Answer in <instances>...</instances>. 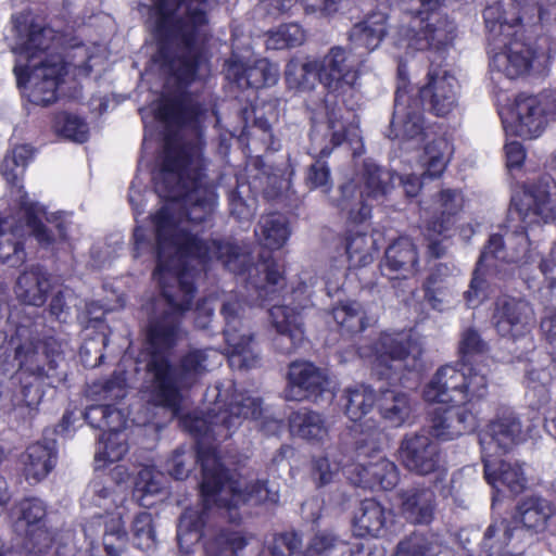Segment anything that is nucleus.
<instances>
[{
    "label": "nucleus",
    "mask_w": 556,
    "mask_h": 556,
    "mask_svg": "<svg viewBox=\"0 0 556 556\" xmlns=\"http://www.w3.org/2000/svg\"><path fill=\"white\" fill-rule=\"evenodd\" d=\"M206 110L191 98L168 99L159 117L168 125L190 126L192 138H167L162 167L155 176V191L165 200L153 216L156 268L153 273L162 293L148 306L146 340L169 348L181 341L182 319L195 294L193 278L207 261L216 258L235 274L247 270L251 257L229 241H204L193 229L211 222L216 192L205 174L200 130Z\"/></svg>",
    "instance_id": "1"
},
{
    "label": "nucleus",
    "mask_w": 556,
    "mask_h": 556,
    "mask_svg": "<svg viewBox=\"0 0 556 556\" xmlns=\"http://www.w3.org/2000/svg\"><path fill=\"white\" fill-rule=\"evenodd\" d=\"M198 460L202 467L201 497L202 510L186 509L179 518L177 541L181 551L189 553L191 547L202 538L206 511L216 507L224 509L227 518L236 522L239 519L238 507L245 503L276 504L279 494L265 481H257L242 486L240 481L229 477L219 462L216 448L206 446L203 441L198 444Z\"/></svg>",
    "instance_id": "2"
},
{
    "label": "nucleus",
    "mask_w": 556,
    "mask_h": 556,
    "mask_svg": "<svg viewBox=\"0 0 556 556\" xmlns=\"http://www.w3.org/2000/svg\"><path fill=\"white\" fill-rule=\"evenodd\" d=\"M217 0H153L159 51L154 61L175 79H194L202 65L207 10Z\"/></svg>",
    "instance_id": "3"
},
{
    "label": "nucleus",
    "mask_w": 556,
    "mask_h": 556,
    "mask_svg": "<svg viewBox=\"0 0 556 556\" xmlns=\"http://www.w3.org/2000/svg\"><path fill=\"white\" fill-rule=\"evenodd\" d=\"M12 23L20 50L13 70L17 87L31 103L49 105L56 100L58 87L71 64L61 54L48 52L53 30L35 22L30 13L13 15Z\"/></svg>",
    "instance_id": "4"
},
{
    "label": "nucleus",
    "mask_w": 556,
    "mask_h": 556,
    "mask_svg": "<svg viewBox=\"0 0 556 556\" xmlns=\"http://www.w3.org/2000/svg\"><path fill=\"white\" fill-rule=\"evenodd\" d=\"M175 342L169 348L153 345L146 340L139 354L140 362L146 364L150 377L151 397L154 404L172 409L174 415L179 410L181 390L192 387L219 357L214 350H191L180 361L178 367L170 363Z\"/></svg>",
    "instance_id": "5"
},
{
    "label": "nucleus",
    "mask_w": 556,
    "mask_h": 556,
    "mask_svg": "<svg viewBox=\"0 0 556 556\" xmlns=\"http://www.w3.org/2000/svg\"><path fill=\"white\" fill-rule=\"evenodd\" d=\"M530 260V242L523 229L507 231L504 236L491 235L481 252L469 289L465 292L467 304L475 307L480 303L484 295V279L481 275L497 274V262L522 265Z\"/></svg>",
    "instance_id": "6"
},
{
    "label": "nucleus",
    "mask_w": 556,
    "mask_h": 556,
    "mask_svg": "<svg viewBox=\"0 0 556 556\" xmlns=\"http://www.w3.org/2000/svg\"><path fill=\"white\" fill-rule=\"evenodd\" d=\"M441 0H408L406 9L415 16L406 29L407 45L417 51H445L453 46L457 27L439 11Z\"/></svg>",
    "instance_id": "7"
},
{
    "label": "nucleus",
    "mask_w": 556,
    "mask_h": 556,
    "mask_svg": "<svg viewBox=\"0 0 556 556\" xmlns=\"http://www.w3.org/2000/svg\"><path fill=\"white\" fill-rule=\"evenodd\" d=\"M363 188L354 180L340 187L337 206L346 211L350 218L362 223L370 216L368 201L383 200L394 188L395 174L372 162H365L362 173Z\"/></svg>",
    "instance_id": "8"
},
{
    "label": "nucleus",
    "mask_w": 556,
    "mask_h": 556,
    "mask_svg": "<svg viewBox=\"0 0 556 556\" xmlns=\"http://www.w3.org/2000/svg\"><path fill=\"white\" fill-rule=\"evenodd\" d=\"M225 319L224 336L229 349V365L237 369H251L261 364V355L253 343V334L242 321L244 305L242 301L231 295L220 308Z\"/></svg>",
    "instance_id": "9"
},
{
    "label": "nucleus",
    "mask_w": 556,
    "mask_h": 556,
    "mask_svg": "<svg viewBox=\"0 0 556 556\" xmlns=\"http://www.w3.org/2000/svg\"><path fill=\"white\" fill-rule=\"evenodd\" d=\"M521 440L522 425L518 416L509 408L498 410L479 437L485 479L491 482L495 480L493 457L507 453Z\"/></svg>",
    "instance_id": "10"
},
{
    "label": "nucleus",
    "mask_w": 556,
    "mask_h": 556,
    "mask_svg": "<svg viewBox=\"0 0 556 556\" xmlns=\"http://www.w3.org/2000/svg\"><path fill=\"white\" fill-rule=\"evenodd\" d=\"M375 368L379 375L390 378L404 370L421 367L424 349L421 344L405 333H383L375 343Z\"/></svg>",
    "instance_id": "11"
},
{
    "label": "nucleus",
    "mask_w": 556,
    "mask_h": 556,
    "mask_svg": "<svg viewBox=\"0 0 556 556\" xmlns=\"http://www.w3.org/2000/svg\"><path fill=\"white\" fill-rule=\"evenodd\" d=\"M424 109L417 97L399 88L387 136L397 140L403 148L419 147L428 139Z\"/></svg>",
    "instance_id": "12"
},
{
    "label": "nucleus",
    "mask_w": 556,
    "mask_h": 556,
    "mask_svg": "<svg viewBox=\"0 0 556 556\" xmlns=\"http://www.w3.org/2000/svg\"><path fill=\"white\" fill-rule=\"evenodd\" d=\"M510 208L526 223L556 219V182L541 180L515 191Z\"/></svg>",
    "instance_id": "13"
},
{
    "label": "nucleus",
    "mask_w": 556,
    "mask_h": 556,
    "mask_svg": "<svg viewBox=\"0 0 556 556\" xmlns=\"http://www.w3.org/2000/svg\"><path fill=\"white\" fill-rule=\"evenodd\" d=\"M545 102L543 108L542 100L535 96H518L510 118L503 119L505 131L527 139L540 136L545 126L544 115H556V102L549 94L545 96Z\"/></svg>",
    "instance_id": "14"
},
{
    "label": "nucleus",
    "mask_w": 556,
    "mask_h": 556,
    "mask_svg": "<svg viewBox=\"0 0 556 556\" xmlns=\"http://www.w3.org/2000/svg\"><path fill=\"white\" fill-rule=\"evenodd\" d=\"M399 458L408 471L427 476L439 469L440 448L428 434H407L400 443Z\"/></svg>",
    "instance_id": "15"
},
{
    "label": "nucleus",
    "mask_w": 556,
    "mask_h": 556,
    "mask_svg": "<svg viewBox=\"0 0 556 556\" xmlns=\"http://www.w3.org/2000/svg\"><path fill=\"white\" fill-rule=\"evenodd\" d=\"M316 62L318 80L329 92L342 93L356 85L358 71L349 61L348 52L342 47H332Z\"/></svg>",
    "instance_id": "16"
},
{
    "label": "nucleus",
    "mask_w": 556,
    "mask_h": 556,
    "mask_svg": "<svg viewBox=\"0 0 556 556\" xmlns=\"http://www.w3.org/2000/svg\"><path fill=\"white\" fill-rule=\"evenodd\" d=\"M262 414V401L258 397L241 396L240 400L232 401L228 410L220 412L212 417L208 422L195 420L194 429L203 437H224L229 435L231 428L239 425V419L257 418Z\"/></svg>",
    "instance_id": "17"
},
{
    "label": "nucleus",
    "mask_w": 556,
    "mask_h": 556,
    "mask_svg": "<svg viewBox=\"0 0 556 556\" xmlns=\"http://www.w3.org/2000/svg\"><path fill=\"white\" fill-rule=\"evenodd\" d=\"M289 387L285 391L288 401H315L329 391L330 381L326 374L308 362H294L289 367Z\"/></svg>",
    "instance_id": "18"
},
{
    "label": "nucleus",
    "mask_w": 556,
    "mask_h": 556,
    "mask_svg": "<svg viewBox=\"0 0 556 556\" xmlns=\"http://www.w3.org/2000/svg\"><path fill=\"white\" fill-rule=\"evenodd\" d=\"M428 81L416 96L422 102H428L430 110L438 116H445L457 104V80L446 71L435 68L429 71Z\"/></svg>",
    "instance_id": "19"
},
{
    "label": "nucleus",
    "mask_w": 556,
    "mask_h": 556,
    "mask_svg": "<svg viewBox=\"0 0 556 556\" xmlns=\"http://www.w3.org/2000/svg\"><path fill=\"white\" fill-rule=\"evenodd\" d=\"M498 50L491 58V68L504 74L509 79L525 76L529 73L533 52L523 41L515 37L504 39Z\"/></svg>",
    "instance_id": "20"
},
{
    "label": "nucleus",
    "mask_w": 556,
    "mask_h": 556,
    "mask_svg": "<svg viewBox=\"0 0 556 556\" xmlns=\"http://www.w3.org/2000/svg\"><path fill=\"white\" fill-rule=\"evenodd\" d=\"M532 319L533 309L523 300L504 298L496 302L493 320L496 331L502 337L516 338L520 336Z\"/></svg>",
    "instance_id": "21"
},
{
    "label": "nucleus",
    "mask_w": 556,
    "mask_h": 556,
    "mask_svg": "<svg viewBox=\"0 0 556 556\" xmlns=\"http://www.w3.org/2000/svg\"><path fill=\"white\" fill-rule=\"evenodd\" d=\"M464 374L451 365L440 367L424 389V399L432 403H465Z\"/></svg>",
    "instance_id": "22"
},
{
    "label": "nucleus",
    "mask_w": 556,
    "mask_h": 556,
    "mask_svg": "<svg viewBox=\"0 0 556 556\" xmlns=\"http://www.w3.org/2000/svg\"><path fill=\"white\" fill-rule=\"evenodd\" d=\"M518 15H520L519 12L511 10L508 0H495L485 7L483 18L490 45L500 48L504 39L517 36L516 27H521V23L514 17Z\"/></svg>",
    "instance_id": "23"
},
{
    "label": "nucleus",
    "mask_w": 556,
    "mask_h": 556,
    "mask_svg": "<svg viewBox=\"0 0 556 556\" xmlns=\"http://www.w3.org/2000/svg\"><path fill=\"white\" fill-rule=\"evenodd\" d=\"M476 428V417L462 404L442 410H435L431 429L433 435L443 440H453Z\"/></svg>",
    "instance_id": "24"
},
{
    "label": "nucleus",
    "mask_w": 556,
    "mask_h": 556,
    "mask_svg": "<svg viewBox=\"0 0 556 556\" xmlns=\"http://www.w3.org/2000/svg\"><path fill=\"white\" fill-rule=\"evenodd\" d=\"M417 264L416 245L409 238L401 237L387 248L382 270L390 279H406L415 274Z\"/></svg>",
    "instance_id": "25"
},
{
    "label": "nucleus",
    "mask_w": 556,
    "mask_h": 556,
    "mask_svg": "<svg viewBox=\"0 0 556 556\" xmlns=\"http://www.w3.org/2000/svg\"><path fill=\"white\" fill-rule=\"evenodd\" d=\"M403 517L414 525H429L435 514V495L428 488H409L399 494Z\"/></svg>",
    "instance_id": "26"
},
{
    "label": "nucleus",
    "mask_w": 556,
    "mask_h": 556,
    "mask_svg": "<svg viewBox=\"0 0 556 556\" xmlns=\"http://www.w3.org/2000/svg\"><path fill=\"white\" fill-rule=\"evenodd\" d=\"M464 195L457 189H442L433 200V215L427 222L429 235L445 233L464 208Z\"/></svg>",
    "instance_id": "27"
},
{
    "label": "nucleus",
    "mask_w": 556,
    "mask_h": 556,
    "mask_svg": "<svg viewBox=\"0 0 556 556\" xmlns=\"http://www.w3.org/2000/svg\"><path fill=\"white\" fill-rule=\"evenodd\" d=\"M55 462L54 441L36 442L22 455L23 475L29 483H38L54 468Z\"/></svg>",
    "instance_id": "28"
},
{
    "label": "nucleus",
    "mask_w": 556,
    "mask_h": 556,
    "mask_svg": "<svg viewBox=\"0 0 556 556\" xmlns=\"http://www.w3.org/2000/svg\"><path fill=\"white\" fill-rule=\"evenodd\" d=\"M387 34L388 15L383 12H371L353 25L349 31V40L353 46L370 52L380 46Z\"/></svg>",
    "instance_id": "29"
},
{
    "label": "nucleus",
    "mask_w": 556,
    "mask_h": 556,
    "mask_svg": "<svg viewBox=\"0 0 556 556\" xmlns=\"http://www.w3.org/2000/svg\"><path fill=\"white\" fill-rule=\"evenodd\" d=\"M50 288L49 274L40 266H31L18 276L15 293L23 303L41 306Z\"/></svg>",
    "instance_id": "30"
},
{
    "label": "nucleus",
    "mask_w": 556,
    "mask_h": 556,
    "mask_svg": "<svg viewBox=\"0 0 556 556\" xmlns=\"http://www.w3.org/2000/svg\"><path fill=\"white\" fill-rule=\"evenodd\" d=\"M377 408L381 418L392 427H401L410 416L413 404L409 395L399 389L380 391Z\"/></svg>",
    "instance_id": "31"
},
{
    "label": "nucleus",
    "mask_w": 556,
    "mask_h": 556,
    "mask_svg": "<svg viewBox=\"0 0 556 556\" xmlns=\"http://www.w3.org/2000/svg\"><path fill=\"white\" fill-rule=\"evenodd\" d=\"M26 261L24 233L12 218L0 219V263L12 267Z\"/></svg>",
    "instance_id": "32"
},
{
    "label": "nucleus",
    "mask_w": 556,
    "mask_h": 556,
    "mask_svg": "<svg viewBox=\"0 0 556 556\" xmlns=\"http://www.w3.org/2000/svg\"><path fill=\"white\" fill-rule=\"evenodd\" d=\"M28 330L25 327H20L16 330V337L12 338L10 344L15 352V358L18 362V367H25L31 374L38 376H48V370L45 368L43 362L47 356L40 352V344H36L33 340L26 338Z\"/></svg>",
    "instance_id": "33"
},
{
    "label": "nucleus",
    "mask_w": 556,
    "mask_h": 556,
    "mask_svg": "<svg viewBox=\"0 0 556 556\" xmlns=\"http://www.w3.org/2000/svg\"><path fill=\"white\" fill-rule=\"evenodd\" d=\"M258 542L252 536L240 532H222L206 546V556H257Z\"/></svg>",
    "instance_id": "34"
},
{
    "label": "nucleus",
    "mask_w": 556,
    "mask_h": 556,
    "mask_svg": "<svg viewBox=\"0 0 556 556\" xmlns=\"http://www.w3.org/2000/svg\"><path fill=\"white\" fill-rule=\"evenodd\" d=\"M359 476L364 486L370 489L392 490L400 480L396 465L387 458L364 464Z\"/></svg>",
    "instance_id": "35"
},
{
    "label": "nucleus",
    "mask_w": 556,
    "mask_h": 556,
    "mask_svg": "<svg viewBox=\"0 0 556 556\" xmlns=\"http://www.w3.org/2000/svg\"><path fill=\"white\" fill-rule=\"evenodd\" d=\"M555 513L556 507L549 501L541 497H529L518 506L515 518L525 528L541 531L545 529L547 520Z\"/></svg>",
    "instance_id": "36"
},
{
    "label": "nucleus",
    "mask_w": 556,
    "mask_h": 556,
    "mask_svg": "<svg viewBox=\"0 0 556 556\" xmlns=\"http://www.w3.org/2000/svg\"><path fill=\"white\" fill-rule=\"evenodd\" d=\"M387 521L384 508L372 498L361 502L354 516V529L359 536H377Z\"/></svg>",
    "instance_id": "37"
},
{
    "label": "nucleus",
    "mask_w": 556,
    "mask_h": 556,
    "mask_svg": "<svg viewBox=\"0 0 556 556\" xmlns=\"http://www.w3.org/2000/svg\"><path fill=\"white\" fill-rule=\"evenodd\" d=\"M255 235L260 243L268 250H279L290 236L287 218L281 214L261 217Z\"/></svg>",
    "instance_id": "38"
},
{
    "label": "nucleus",
    "mask_w": 556,
    "mask_h": 556,
    "mask_svg": "<svg viewBox=\"0 0 556 556\" xmlns=\"http://www.w3.org/2000/svg\"><path fill=\"white\" fill-rule=\"evenodd\" d=\"M448 142L442 137L427 141L418 156V162L424 168V178L442 175L448 162Z\"/></svg>",
    "instance_id": "39"
},
{
    "label": "nucleus",
    "mask_w": 556,
    "mask_h": 556,
    "mask_svg": "<svg viewBox=\"0 0 556 556\" xmlns=\"http://www.w3.org/2000/svg\"><path fill=\"white\" fill-rule=\"evenodd\" d=\"M289 422L291 431L305 440L323 441L328 434L324 418L316 412L300 409L290 416Z\"/></svg>",
    "instance_id": "40"
},
{
    "label": "nucleus",
    "mask_w": 556,
    "mask_h": 556,
    "mask_svg": "<svg viewBox=\"0 0 556 556\" xmlns=\"http://www.w3.org/2000/svg\"><path fill=\"white\" fill-rule=\"evenodd\" d=\"M522 15L515 16V21L521 23V27L532 28L538 25L549 28L556 25V0H535L520 8Z\"/></svg>",
    "instance_id": "41"
},
{
    "label": "nucleus",
    "mask_w": 556,
    "mask_h": 556,
    "mask_svg": "<svg viewBox=\"0 0 556 556\" xmlns=\"http://www.w3.org/2000/svg\"><path fill=\"white\" fill-rule=\"evenodd\" d=\"M21 215L29 227L31 235L41 247L48 248L54 242L51 231L42 224V217L46 216L45 210L33 202L27 194L21 197Z\"/></svg>",
    "instance_id": "42"
},
{
    "label": "nucleus",
    "mask_w": 556,
    "mask_h": 556,
    "mask_svg": "<svg viewBox=\"0 0 556 556\" xmlns=\"http://www.w3.org/2000/svg\"><path fill=\"white\" fill-rule=\"evenodd\" d=\"M332 317L342 331L356 334L368 326V318L358 302H342L332 308Z\"/></svg>",
    "instance_id": "43"
},
{
    "label": "nucleus",
    "mask_w": 556,
    "mask_h": 556,
    "mask_svg": "<svg viewBox=\"0 0 556 556\" xmlns=\"http://www.w3.org/2000/svg\"><path fill=\"white\" fill-rule=\"evenodd\" d=\"M14 530L18 532L45 525L46 507L38 498H24L13 511Z\"/></svg>",
    "instance_id": "44"
},
{
    "label": "nucleus",
    "mask_w": 556,
    "mask_h": 556,
    "mask_svg": "<svg viewBox=\"0 0 556 556\" xmlns=\"http://www.w3.org/2000/svg\"><path fill=\"white\" fill-rule=\"evenodd\" d=\"M374 391L366 386H361L345 391V414L353 420L362 419L377 404Z\"/></svg>",
    "instance_id": "45"
},
{
    "label": "nucleus",
    "mask_w": 556,
    "mask_h": 556,
    "mask_svg": "<svg viewBox=\"0 0 556 556\" xmlns=\"http://www.w3.org/2000/svg\"><path fill=\"white\" fill-rule=\"evenodd\" d=\"M348 115L355 118L353 114L348 112ZM328 126L331 130V141L333 146H339L343 141L361 142V134L357 124L354 119L349 121L341 110H332L328 114Z\"/></svg>",
    "instance_id": "46"
},
{
    "label": "nucleus",
    "mask_w": 556,
    "mask_h": 556,
    "mask_svg": "<svg viewBox=\"0 0 556 556\" xmlns=\"http://www.w3.org/2000/svg\"><path fill=\"white\" fill-rule=\"evenodd\" d=\"M285 76L290 88L311 89L314 87V81L309 77L316 76L318 78L317 62L316 60L306 62L292 60L287 64Z\"/></svg>",
    "instance_id": "47"
},
{
    "label": "nucleus",
    "mask_w": 556,
    "mask_h": 556,
    "mask_svg": "<svg viewBox=\"0 0 556 556\" xmlns=\"http://www.w3.org/2000/svg\"><path fill=\"white\" fill-rule=\"evenodd\" d=\"M493 464L496 472L494 481H486L494 488H498V483L505 485L510 492L518 494L523 491L526 486V478L519 465L509 464L503 460L497 462L493 457Z\"/></svg>",
    "instance_id": "48"
},
{
    "label": "nucleus",
    "mask_w": 556,
    "mask_h": 556,
    "mask_svg": "<svg viewBox=\"0 0 556 556\" xmlns=\"http://www.w3.org/2000/svg\"><path fill=\"white\" fill-rule=\"evenodd\" d=\"M434 548L433 535L413 532L397 543L393 556H432Z\"/></svg>",
    "instance_id": "49"
},
{
    "label": "nucleus",
    "mask_w": 556,
    "mask_h": 556,
    "mask_svg": "<svg viewBox=\"0 0 556 556\" xmlns=\"http://www.w3.org/2000/svg\"><path fill=\"white\" fill-rule=\"evenodd\" d=\"M33 155L34 151L27 144L15 147L11 153L5 155L1 164V174L8 182L16 184Z\"/></svg>",
    "instance_id": "50"
},
{
    "label": "nucleus",
    "mask_w": 556,
    "mask_h": 556,
    "mask_svg": "<svg viewBox=\"0 0 556 556\" xmlns=\"http://www.w3.org/2000/svg\"><path fill=\"white\" fill-rule=\"evenodd\" d=\"M101 444L94 456L97 469L104 466L105 463L118 462L128 450L126 439L121 433H108Z\"/></svg>",
    "instance_id": "51"
},
{
    "label": "nucleus",
    "mask_w": 556,
    "mask_h": 556,
    "mask_svg": "<svg viewBox=\"0 0 556 556\" xmlns=\"http://www.w3.org/2000/svg\"><path fill=\"white\" fill-rule=\"evenodd\" d=\"M131 531L134 543L138 548L149 551L155 546V530L150 513L137 514L132 520Z\"/></svg>",
    "instance_id": "52"
},
{
    "label": "nucleus",
    "mask_w": 556,
    "mask_h": 556,
    "mask_svg": "<svg viewBox=\"0 0 556 556\" xmlns=\"http://www.w3.org/2000/svg\"><path fill=\"white\" fill-rule=\"evenodd\" d=\"M456 268L445 263L435 264L425 282V298L427 301L435 300V293L447 289L454 278Z\"/></svg>",
    "instance_id": "53"
},
{
    "label": "nucleus",
    "mask_w": 556,
    "mask_h": 556,
    "mask_svg": "<svg viewBox=\"0 0 556 556\" xmlns=\"http://www.w3.org/2000/svg\"><path fill=\"white\" fill-rule=\"evenodd\" d=\"M489 352V344L475 328L465 329L459 339L458 353L464 363Z\"/></svg>",
    "instance_id": "54"
},
{
    "label": "nucleus",
    "mask_w": 556,
    "mask_h": 556,
    "mask_svg": "<svg viewBox=\"0 0 556 556\" xmlns=\"http://www.w3.org/2000/svg\"><path fill=\"white\" fill-rule=\"evenodd\" d=\"M464 374L463 391L465 393V403L473 400H481L488 393V380L483 372L478 371L465 364L462 367Z\"/></svg>",
    "instance_id": "55"
},
{
    "label": "nucleus",
    "mask_w": 556,
    "mask_h": 556,
    "mask_svg": "<svg viewBox=\"0 0 556 556\" xmlns=\"http://www.w3.org/2000/svg\"><path fill=\"white\" fill-rule=\"evenodd\" d=\"M374 241L366 233L355 232L346 238L345 250L349 258L356 264L364 265L371 260Z\"/></svg>",
    "instance_id": "56"
},
{
    "label": "nucleus",
    "mask_w": 556,
    "mask_h": 556,
    "mask_svg": "<svg viewBox=\"0 0 556 556\" xmlns=\"http://www.w3.org/2000/svg\"><path fill=\"white\" fill-rule=\"evenodd\" d=\"M278 76L277 66L267 60H260L244 71L247 84L254 88L275 84Z\"/></svg>",
    "instance_id": "57"
},
{
    "label": "nucleus",
    "mask_w": 556,
    "mask_h": 556,
    "mask_svg": "<svg viewBox=\"0 0 556 556\" xmlns=\"http://www.w3.org/2000/svg\"><path fill=\"white\" fill-rule=\"evenodd\" d=\"M304 41V33L298 24H287L269 37L267 46L273 49H285L300 46Z\"/></svg>",
    "instance_id": "58"
},
{
    "label": "nucleus",
    "mask_w": 556,
    "mask_h": 556,
    "mask_svg": "<svg viewBox=\"0 0 556 556\" xmlns=\"http://www.w3.org/2000/svg\"><path fill=\"white\" fill-rule=\"evenodd\" d=\"M269 316L276 332L293 330V328H303V321L300 313L289 306H273L269 311Z\"/></svg>",
    "instance_id": "59"
},
{
    "label": "nucleus",
    "mask_w": 556,
    "mask_h": 556,
    "mask_svg": "<svg viewBox=\"0 0 556 556\" xmlns=\"http://www.w3.org/2000/svg\"><path fill=\"white\" fill-rule=\"evenodd\" d=\"M58 130L65 138L75 142H85L88 138L87 124L75 115H60L58 117Z\"/></svg>",
    "instance_id": "60"
},
{
    "label": "nucleus",
    "mask_w": 556,
    "mask_h": 556,
    "mask_svg": "<svg viewBox=\"0 0 556 556\" xmlns=\"http://www.w3.org/2000/svg\"><path fill=\"white\" fill-rule=\"evenodd\" d=\"M18 534L25 536V548L35 555H39L48 551L53 542V538L45 528V525L30 528L25 532H18Z\"/></svg>",
    "instance_id": "61"
},
{
    "label": "nucleus",
    "mask_w": 556,
    "mask_h": 556,
    "mask_svg": "<svg viewBox=\"0 0 556 556\" xmlns=\"http://www.w3.org/2000/svg\"><path fill=\"white\" fill-rule=\"evenodd\" d=\"M305 184L309 189L319 188L323 192H328L331 189L332 179L326 162L317 160L308 167Z\"/></svg>",
    "instance_id": "62"
},
{
    "label": "nucleus",
    "mask_w": 556,
    "mask_h": 556,
    "mask_svg": "<svg viewBox=\"0 0 556 556\" xmlns=\"http://www.w3.org/2000/svg\"><path fill=\"white\" fill-rule=\"evenodd\" d=\"M304 343V329L293 328L288 331H277L273 345L281 354H292Z\"/></svg>",
    "instance_id": "63"
},
{
    "label": "nucleus",
    "mask_w": 556,
    "mask_h": 556,
    "mask_svg": "<svg viewBox=\"0 0 556 556\" xmlns=\"http://www.w3.org/2000/svg\"><path fill=\"white\" fill-rule=\"evenodd\" d=\"M344 547L345 544L336 536L323 532L312 539L305 556H332L337 549Z\"/></svg>",
    "instance_id": "64"
}]
</instances>
